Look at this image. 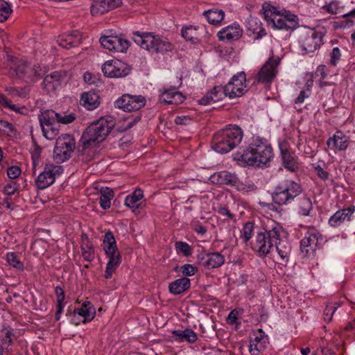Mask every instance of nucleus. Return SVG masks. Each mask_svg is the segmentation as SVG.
<instances>
[{
  "mask_svg": "<svg viewBox=\"0 0 355 355\" xmlns=\"http://www.w3.org/2000/svg\"><path fill=\"white\" fill-rule=\"evenodd\" d=\"M114 124L112 116L102 117L85 129L78 147V156L83 162H87L94 158L96 144L106 138Z\"/></svg>",
  "mask_w": 355,
  "mask_h": 355,
  "instance_id": "nucleus-1",
  "label": "nucleus"
},
{
  "mask_svg": "<svg viewBox=\"0 0 355 355\" xmlns=\"http://www.w3.org/2000/svg\"><path fill=\"white\" fill-rule=\"evenodd\" d=\"M273 157L272 149L266 141L253 139L241 155V160L248 166H266Z\"/></svg>",
  "mask_w": 355,
  "mask_h": 355,
  "instance_id": "nucleus-2",
  "label": "nucleus"
},
{
  "mask_svg": "<svg viewBox=\"0 0 355 355\" xmlns=\"http://www.w3.org/2000/svg\"><path fill=\"white\" fill-rule=\"evenodd\" d=\"M243 136V133L241 128L237 125H230L214 135L212 148L218 153H227L241 142Z\"/></svg>",
  "mask_w": 355,
  "mask_h": 355,
  "instance_id": "nucleus-3",
  "label": "nucleus"
},
{
  "mask_svg": "<svg viewBox=\"0 0 355 355\" xmlns=\"http://www.w3.org/2000/svg\"><path fill=\"white\" fill-rule=\"evenodd\" d=\"M284 234L281 226L276 225L271 230L257 232L252 248L260 258L266 257L273 249L275 243Z\"/></svg>",
  "mask_w": 355,
  "mask_h": 355,
  "instance_id": "nucleus-4",
  "label": "nucleus"
},
{
  "mask_svg": "<svg viewBox=\"0 0 355 355\" xmlns=\"http://www.w3.org/2000/svg\"><path fill=\"white\" fill-rule=\"evenodd\" d=\"M133 41L141 48L155 53H164L173 49L172 44L166 38L153 33H133Z\"/></svg>",
  "mask_w": 355,
  "mask_h": 355,
  "instance_id": "nucleus-5",
  "label": "nucleus"
},
{
  "mask_svg": "<svg viewBox=\"0 0 355 355\" xmlns=\"http://www.w3.org/2000/svg\"><path fill=\"white\" fill-rule=\"evenodd\" d=\"M263 15L268 25L272 26L275 29L293 31L299 26L298 17L289 11L281 13L276 11L275 7H272V10L266 9Z\"/></svg>",
  "mask_w": 355,
  "mask_h": 355,
  "instance_id": "nucleus-6",
  "label": "nucleus"
},
{
  "mask_svg": "<svg viewBox=\"0 0 355 355\" xmlns=\"http://www.w3.org/2000/svg\"><path fill=\"white\" fill-rule=\"evenodd\" d=\"M302 191L297 182L291 179L284 180L275 187L272 194V201L279 205H287L299 196Z\"/></svg>",
  "mask_w": 355,
  "mask_h": 355,
  "instance_id": "nucleus-7",
  "label": "nucleus"
},
{
  "mask_svg": "<svg viewBox=\"0 0 355 355\" xmlns=\"http://www.w3.org/2000/svg\"><path fill=\"white\" fill-rule=\"evenodd\" d=\"M103 248L108 259L104 277L106 279H110L122 261L121 253L117 248L116 240L111 232L105 233L103 241Z\"/></svg>",
  "mask_w": 355,
  "mask_h": 355,
  "instance_id": "nucleus-8",
  "label": "nucleus"
},
{
  "mask_svg": "<svg viewBox=\"0 0 355 355\" xmlns=\"http://www.w3.org/2000/svg\"><path fill=\"white\" fill-rule=\"evenodd\" d=\"M76 142L74 138L68 134L59 137L53 150V159L57 163H62L67 160L75 149Z\"/></svg>",
  "mask_w": 355,
  "mask_h": 355,
  "instance_id": "nucleus-9",
  "label": "nucleus"
},
{
  "mask_svg": "<svg viewBox=\"0 0 355 355\" xmlns=\"http://www.w3.org/2000/svg\"><path fill=\"white\" fill-rule=\"evenodd\" d=\"M63 173V167L60 165L53 164H46L42 172L37 178L35 184L39 189H44L51 184L55 180L57 176Z\"/></svg>",
  "mask_w": 355,
  "mask_h": 355,
  "instance_id": "nucleus-10",
  "label": "nucleus"
},
{
  "mask_svg": "<svg viewBox=\"0 0 355 355\" xmlns=\"http://www.w3.org/2000/svg\"><path fill=\"white\" fill-rule=\"evenodd\" d=\"M53 110H48L39 115L40 124L42 128L44 137L49 139H54L59 133V125L54 121Z\"/></svg>",
  "mask_w": 355,
  "mask_h": 355,
  "instance_id": "nucleus-11",
  "label": "nucleus"
},
{
  "mask_svg": "<svg viewBox=\"0 0 355 355\" xmlns=\"http://www.w3.org/2000/svg\"><path fill=\"white\" fill-rule=\"evenodd\" d=\"M146 104V99L141 95L123 94L114 102L116 107L125 112H132L140 110Z\"/></svg>",
  "mask_w": 355,
  "mask_h": 355,
  "instance_id": "nucleus-12",
  "label": "nucleus"
},
{
  "mask_svg": "<svg viewBox=\"0 0 355 355\" xmlns=\"http://www.w3.org/2000/svg\"><path fill=\"white\" fill-rule=\"evenodd\" d=\"M99 42L104 49L117 53H125L130 46L128 40L116 35L102 36Z\"/></svg>",
  "mask_w": 355,
  "mask_h": 355,
  "instance_id": "nucleus-13",
  "label": "nucleus"
},
{
  "mask_svg": "<svg viewBox=\"0 0 355 355\" xmlns=\"http://www.w3.org/2000/svg\"><path fill=\"white\" fill-rule=\"evenodd\" d=\"M96 315L94 306L89 302H83L80 307L75 309L72 313L71 322L75 325L92 321Z\"/></svg>",
  "mask_w": 355,
  "mask_h": 355,
  "instance_id": "nucleus-14",
  "label": "nucleus"
},
{
  "mask_svg": "<svg viewBox=\"0 0 355 355\" xmlns=\"http://www.w3.org/2000/svg\"><path fill=\"white\" fill-rule=\"evenodd\" d=\"M104 75L110 78H121L130 72V69L123 62L116 60H108L102 66Z\"/></svg>",
  "mask_w": 355,
  "mask_h": 355,
  "instance_id": "nucleus-15",
  "label": "nucleus"
},
{
  "mask_svg": "<svg viewBox=\"0 0 355 355\" xmlns=\"http://www.w3.org/2000/svg\"><path fill=\"white\" fill-rule=\"evenodd\" d=\"M68 81L65 71H53L46 75L43 80V88L48 92H55L61 88Z\"/></svg>",
  "mask_w": 355,
  "mask_h": 355,
  "instance_id": "nucleus-16",
  "label": "nucleus"
},
{
  "mask_svg": "<svg viewBox=\"0 0 355 355\" xmlns=\"http://www.w3.org/2000/svg\"><path fill=\"white\" fill-rule=\"evenodd\" d=\"M245 73L243 71L234 75L231 80L224 87L226 94L230 98L242 96L245 87Z\"/></svg>",
  "mask_w": 355,
  "mask_h": 355,
  "instance_id": "nucleus-17",
  "label": "nucleus"
},
{
  "mask_svg": "<svg viewBox=\"0 0 355 355\" xmlns=\"http://www.w3.org/2000/svg\"><path fill=\"white\" fill-rule=\"evenodd\" d=\"M279 62V59L278 58L275 59L270 58L266 62L257 75V81L260 83H270L277 75V67Z\"/></svg>",
  "mask_w": 355,
  "mask_h": 355,
  "instance_id": "nucleus-18",
  "label": "nucleus"
},
{
  "mask_svg": "<svg viewBox=\"0 0 355 355\" xmlns=\"http://www.w3.org/2000/svg\"><path fill=\"white\" fill-rule=\"evenodd\" d=\"M253 336L254 338L250 342L249 352L252 355H259L266 349L268 344V339L261 329L256 331Z\"/></svg>",
  "mask_w": 355,
  "mask_h": 355,
  "instance_id": "nucleus-19",
  "label": "nucleus"
},
{
  "mask_svg": "<svg viewBox=\"0 0 355 355\" xmlns=\"http://www.w3.org/2000/svg\"><path fill=\"white\" fill-rule=\"evenodd\" d=\"M322 37V33L311 31L303 39L301 46L306 53L313 52L320 48Z\"/></svg>",
  "mask_w": 355,
  "mask_h": 355,
  "instance_id": "nucleus-20",
  "label": "nucleus"
},
{
  "mask_svg": "<svg viewBox=\"0 0 355 355\" xmlns=\"http://www.w3.org/2000/svg\"><path fill=\"white\" fill-rule=\"evenodd\" d=\"M354 211V206L339 209L329 218L328 223L332 227H338L345 221L352 220V215Z\"/></svg>",
  "mask_w": 355,
  "mask_h": 355,
  "instance_id": "nucleus-21",
  "label": "nucleus"
},
{
  "mask_svg": "<svg viewBox=\"0 0 355 355\" xmlns=\"http://www.w3.org/2000/svg\"><path fill=\"white\" fill-rule=\"evenodd\" d=\"M211 182L217 184H225L231 187H239L240 182L235 173H231L228 171H223L210 176Z\"/></svg>",
  "mask_w": 355,
  "mask_h": 355,
  "instance_id": "nucleus-22",
  "label": "nucleus"
},
{
  "mask_svg": "<svg viewBox=\"0 0 355 355\" xmlns=\"http://www.w3.org/2000/svg\"><path fill=\"white\" fill-rule=\"evenodd\" d=\"M318 238L316 232H308L301 240L300 249L304 256L313 254L318 248Z\"/></svg>",
  "mask_w": 355,
  "mask_h": 355,
  "instance_id": "nucleus-23",
  "label": "nucleus"
},
{
  "mask_svg": "<svg viewBox=\"0 0 355 355\" xmlns=\"http://www.w3.org/2000/svg\"><path fill=\"white\" fill-rule=\"evenodd\" d=\"M327 145L333 150H345L349 145V137L342 131L338 130L327 141Z\"/></svg>",
  "mask_w": 355,
  "mask_h": 355,
  "instance_id": "nucleus-24",
  "label": "nucleus"
},
{
  "mask_svg": "<svg viewBox=\"0 0 355 355\" xmlns=\"http://www.w3.org/2000/svg\"><path fill=\"white\" fill-rule=\"evenodd\" d=\"M241 35L242 29L236 23L223 28L218 33V40L220 41L237 40Z\"/></svg>",
  "mask_w": 355,
  "mask_h": 355,
  "instance_id": "nucleus-25",
  "label": "nucleus"
},
{
  "mask_svg": "<svg viewBox=\"0 0 355 355\" xmlns=\"http://www.w3.org/2000/svg\"><path fill=\"white\" fill-rule=\"evenodd\" d=\"M225 262V257L219 252L207 253L200 258V264L207 269L221 266Z\"/></svg>",
  "mask_w": 355,
  "mask_h": 355,
  "instance_id": "nucleus-26",
  "label": "nucleus"
},
{
  "mask_svg": "<svg viewBox=\"0 0 355 355\" xmlns=\"http://www.w3.org/2000/svg\"><path fill=\"white\" fill-rule=\"evenodd\" d=\"M279 149L284 166L292 172L297 171L299 168L297 157L288 150L286 144L279 145Z\"/></svg>",
  "mask_w": 355,
  "mask_h": 355,
  "instance_id": "nucleus-27",
  "label": "nucleus"
},
{
  "mask_svg": "<svg viewBox=\"0 0 355 355\" xmlns=\"http://www.w3.org/2000/svg\"><path fill=\"white\" fill-rule=\"evenodd\" d=\"M59 46L64 49H70L77 46L81 42V36L77 31H73L69 34H64L59 36L58 40Z\"/></svg>",
  "mask_w": 355,
  "mask_h": 355,
  "instance_id": "nucleus-28",
  "label": "nucleus"
},
{
  "mask_svg": "<svg viewBox=\"0 0 355 355\" xmlns=\"http://www.w3.org/2000/svg\"><path fill=\"white\" fill-rule=\"evenodd\" d=\"M225 96H228V95L226 94L225 88L220 86H217L207 92L206 95L202 98L200 102L204 105L211 104L223 100Z\"/></svg>",
  "mask_w": 355,
  "mask_h": 355,
  "instance_id": "nucleus-29",
  "label": "nucleus"
},
{
  "mask_svg": "<svg viewBox=\"0 0 355 355\" xmlns=\"http://www.w3.org/2000/svg\"><path fill=\"white\" fill-rule=\"evenodd\" d=\"M282 236L275 243L276 250L282 263H287L291 252V245L286 239H283Z\"/></svg>",
  "mask_w": 355,
  "mask_h": 355,
  "instance_id": "nucleus-30",
  "label": "nucleus"
},
{
  "mask_svg": "<svg viewBox=\"0 0 355 355\" xmlns=\"http://www.w3.org/2000/svg\"><path fill=\"white\" fill-rule=\"evenodd\" d=\"M80 104L88 110H95L100 104L99 96L94 91H89L82 94Z\"/></svg>",
  "mask_w": 355,
  "mask_h": 355,
  "instance_id": "nucleus-31",
  "label": "nucleus"
},
{
  "mask_svg": "<svg viewBox=\"0 0 355 355\" xmlns=\"http://www.w3.org/2000/svg\"><path fill=\"white\" fill-rule=\"evenodd\" d=\"M173 338L177 342L187 341L193 343L197 340V334L191 329L187 328L184 330H174L172 332Z\"/></svg>",
  "mask_w": 355,
  "mask_h": 355,
  "instance_id": "nucleus-32",
  "label": "nucleus"
},
{
  "mask_svg": "<svg viewBox=\"0 0 355 355\" xmlns=\"http://www.w3.org/2000/svg\"><path fill=\"white\" fill-rule=\"evenodd\" d=\"M190 286V279L187 277H182L170 283L168 290L173 295H179L189 289Z\"/></svg>",
  "mask_w": 355,
  "mask_h": 355,
  "instance_id": "nucleus-33",
  "label": "nucleus"
},
{
  "mask_svg": "<svg viewBox=\"0 0 355 355\" xmlns=\"http://www.w3.org/2000/svg\"><path fill=\"white\" fill-rule=\"evenodd\" d=\"M297 213L300 216H308L313 209V204L309 198L306 196L297 198Z\"/></svg>",
  "mask_w": 355,
  "mask_h": 355,
  "instance_id": "nucleus-34",
  "label": "nucleus"
},
{
  "mask_svg": "<svg viewBox=\"0 0 355 355\" xmlns=\"http://www.w3.org/2000/svg\"><path fill=\"white\" fill-rule=\"evenodd\" d=\"M143 198V191L137 189L132 193L126 196L125 205L132 209H138L141 205Z\"/></svg>",
  "mask_w": 355,
  "mask_h": 355,
  "instance_id": "nucleus-35",
  "label": "nucleus"
},
{
  "mask_svg": "<svg viewBox=\"0 0 355 355\" xmlns=\"http://www.w3.org/2000/svg\"><path fill=\"white\" fill-rule=\"evenodd\" d=\"M203 15L206 17L209 24L218 25L221 23L225 17V13L222 10L213 8L203 12Z\"/></svg>",
  "mask_w": 355,
  "mask_h": 355,
  "instance_id": "nucleus-36",
  "label": "nucleus"
},
{
  "mask_svg": "<svg viewBox=\"0 0 355 355\" xmlns=\"http://www.w3.org/2000/svg\"><path fill=\"white\" fill-rule=\"evenodd\" d=\"M31 68L32 67L28 66L26 62L24 60H19L15 64V66L12 68V70L10 73L12 76H16L19 78L25 80L26 81H30L28 77L26 75L23 76L21 71L23 70L24 72L27 73Z\"/></svg>",
  "mask_w": 355,
  "mask_h": 355,
  "instance_id": "nucleus-37",
  "label": "nucleus"
},
{
  "mask_svg": "<svg viewBox=\"0 0 355 355\" xmlns=\"http://www.w3.org/2000/svg\"><path fill=\"white\" fill-rule=\"evenodd\" d=\"M114 197L113 191L109 187L102 188L101 189V196L99 198V202L101 207L103 209H107L110 207L111 200Z\"/></svg>",
  "mask_w": 355,
  "mask_h": 355,
  "instance_id": "nucleus-38",
  "label": "nucleus"
},
{
  "mask_svg": "<svg viewBox=\"0 0 355 355\" xmlns=\"http://www.w3.org/2000/svg\"><path fill=\"white\" fill-rule=\"evenodd\" d=\"M81 250L85 260L92 261L94 259V250L87 237L83 239Z\"/></svg>",
  "mask_w": 355,
  "mask_h": 355,
  "instance_id": "nucleus-39",
  "label": "nucleus"
},
{
  "mask_svg": "<svg viewBox=\"0 0 355 355\" xmlns=\"http://www.w3.org/2000/svg\"><path fill=\"white\" fill-rule=\"evenodd\" d=\"M182 36L187 40L196 44L199 42L197 28L193 26H189L182 29Z\"/></svg>",
  "mask_w": 355,
  "mask_h": 355,
  "instance_id": "nucleus-40",
  "label": "nucleus"
},
{
  "mask_svg": "<svg viewBox=\"0 0 355 355\" xmlns=\"http://www.w3.org/2000/svg\"><path fill=\"white\" fill-rule=\"evenodd\" d=\"M108 11L110 9L105 0H94L92 4L91 13L92 15H102Z\"/></svg>",
  "mask_w": 355,
  "mask_h": 355,
  "instance_id": "nucleus-41",
  "label": "nucleus"
},
{
  "mask_svg": "<svg viewBox=\"0 0 355 355\" xmlns=\"http://www.w3.org/2000/svg\"><path fill=\"white\" fill-rule=\"evenodd\" d=\"M21 73L23 76L26 75L28 77L30 81H36L43 74H44V70L40 66L35 64L31 69L26 73L21 70Z\"/></svg>",
  "mask_w": 355,
  "mask_h": 355,
  "instance_id": "nucleus-42",
  "label": "nucleus"
},
{
  "mask_svg": "<svg viewBox=\"0 0 355 355\" xmlns=\"http://www.w3.org/2000/svg\"><path fill=\"white\" fill-rule=\"evenodd\" d=\"M0 132L8 137H15L17 135V130L14 125L3 120H0Z\"/></svg>",
  "mask_w": 355,
  "mask_h": 355,
  "instance_id": "nucleus-43",
  "label": "nucleus"
},
{
  "mask_svg": "<svg viewBox=\"0 0 355 355\" xmlns=\"http://www.w3.org/2000/svg\"><path fill=\"white\" fill-rule=\"evenodd\" d=\"M6 261L8 263V264L18 270H23L24 269V264L20 261L19 256L15 252H8L6 254Z\"/></svg>",
  "mask_w": 355,
  "mask_h": 355,
  "instance_id": "nucleus-44",
  "label": "nucleus"
},
{
  "mask_svg": "<svg viewBox=\"0 0 355 355\" xmlns=\"http://www.w3.org/2000/svg\"><path fill=\"white\" fill-rule=\"evenodd\" d=\"M12 11V6L9 3L0 0V22L6 21Z\"/></svg>",
  "mask_w": 355,
  "mask_h": 355,
  "instance_id": "nucleus-45",
  "label": "nucleus"
},
{
  "mask_svg": "<svg viewBox=\"0 0 355 355\" xmlns=\"http://www.w3.org/2000/svg\"><path fill=\"white\" fill-rule=\"evenodd\" d=\"M53 114H55V116H53V120L58 124L63 123L68 124L73 122L75 119V116L73 114H66L65 113H58L53 110Z\"/></svg>",
  "mask_w": 355,
  "mask_h": 355,
  "instance_id": "nucleus-46",
  "label": "nucleus"
},
{
  "mask_svg": "<svg viewBox=\"0 0 355 355\" xmlns=\"http://www.w3.org/2000/svg\"><path fill=\"white\" fill-rule=\"evenodd\" d=\"M254 230V225L252 223H247L243 227L241 238L244 243H248L252 238Z\"/></svg>",
  "mask_w": 355,
  "mask_h": 355,
  "instance_id": "nucleus-47",
  "label": "nucleus"
},
{
  "mask_svg": "<svg viewBox=\"0 0 355 355\" xmlns=\"http://www.w3.org/2000/svg\"><path fill=\"white\" fill-rule=\"evenodd\" d=\"M343 8V6H340V2L336 1H331L329 4L323 6V8L331 15L340 13Z\"/></svg>",
  "mask_w": 355,
  "mask_h": 355,
  "instance_id": "nucleus-48",
  "label": "nucleus"
},
{
  "mask_svg": "<svg viewBox=\"0 0 355 355\" xmlns=\"http://www.w3.org/2000/svg\"><path fill=\"white\" fill-rule=\"evenodd\" d=\"M327 68L325 65L323 64L319 65L315 70V75L320 77V85L321 87L327 85V83L322 80L327 77Z\"/></svg>",
  "mask_w": 355,
  "mask_h": 355,
  "instance_id": "nucleus-49",
  "label": "nucleus"
},
{
  "mask_svg": "<svg viewBox=\"0 0 355 355\" xmlns=\"http://www.w3.org/2000/svg\"><path fill=\"white\" fill-rule=\"evenodd\" d=\"M175 248L178 252L182 253L184 256H189L191 253L190 245L183 241H178L175 243Z\"/></svg>",
  "mask_w": 355,
  "mask_h": 355,
  "instance_id": "nucleus-50",
  "label": "nucleus"
},
{
  "mask_svg": "<svg viewBox=\"0 0 355 355\" xmlns=\"http://www.w3.org/2000/svg\"><path fill=\"white\" fill-rule=\"evenodd\" d=\"M247 26L248 29L252 30L253 33L261 31V22L256 17H249L247 20Z\"/></svg>",
  "mask_w": 355,
  "mask_h": 355,
  "instance_id": "nucleus-51",
  "label": "nucleus"
},
{
  "mask_svg": "<svg viewBox=\"0 0 355 355\" xmlns=\"http://www.w3.org/2000/svg\"><path fill=\"white\" fill-rule=\"evenodd\" d=\"M341 52L338 47H334L330 53V64L336 66L340 60Z\"/></svg>",
  "mask_w": 355,
  "mask_h": 355,
  "instance_id": "nucleus-52",
  "label": "nucleus"
},
{
  "mask_svg": "<svg viewBox=\"0 0 355 355\" xmlns=\"http://www.w3.org/2000/svg\"><path fill=\"white\" fill-rule=\"evenodd\" d=\"M18 191V184L15 182L7 184L3 188V193L7 196H12Z\"/></svg>",
  "mask_w": 355,
  "mask_h": 355,
  "instance_id": "nucleus-53",
  "label": "nucleus"
},
{
  "mask_svg": "<svg viewBox=\"0 0 355 355\" xmlns=\"http://www.w3.org/2000/svg\"><path fill=\"white\" fill-rule=\"evenodd\" d=\"M173 94L172 100L166 99L168 101V104H179L184 102L185 97L181 93L176 91Z\"/></svg>",
  "mask_w": 355,
  "mask_h": 355,
  "instance_id": "nucleus-54",
  "label": "nucleus"
},
{
  "mask_svg": "<svg viewBox=\"0 0 355 355\" xmlns=\"http://www.w3.org/2000/svg\"><path fill=\"white\" fill-rule=\"evenodd\" d=\"M21 173V169L17 166H12L8 168L7 175L10 179L17 178Z\"/></svg>",
  "mask_w": 355,
  "mask_h": 355,
  "instance_id": "nucleus-55",
  "label": "nucleus"
},
{
  "mask_svg": "<svg viewBox=\"0 0 355 355\" xmlns=\"http://www.w3.org/2000/svg\"><path fill=\"white\" fill-rule=\"evenodd\" d=\"M173 92H176L175 89L164 90L159 97L160 101L162 103H168V101H166V99L172 100Z\"/></svg>",
  "mask_w": 355,
  "mask_h": 355,
  "instance_id": "nucleus-56",
  "label": "nucleus"
},
{
  "mask_svg": "<svg viewBox=\"0 0 355 355\" xmlns=\"http://www.w3.org/2000/svg\"><path fill=\"white\" fill-rule=\"evenodd\" d=\"M311 94V91L309 88L305 90H302L300 92L298 96L295 99L294 102L295 104H302L304 103L305 98L309 97Z\"/></svg>",
  "mask_w": 355,
  "mask_h": 355,
  "instance_id": "nucleus-57",
  "label": "nucleus"
},
{
  "mask_svg": "<svg viewBox=\"0 0 355 355\" xmlns=\"http://www.w3.org/2000/svg\"><path fill=\"white\" fill-rule=\"evenodd\" d=\"M182 272L187 276H192L196 272V268L191 264H184L181 267Z\"/></svg>",
  "mask_w": 355,
  "mask_h": 355,
  "instance_id": "nucleus-58",
  "label": "nucleus"
},
{
  "mask_svg": "<svg viewBox=\"0 0 355 355\" xmlns=\"http://www.w3.org/2000/svg\"><path fill=\"white\" fill-rule=\"evenodd\" d=\"M191 119L185 115L178 116L175 119V123L178 125H187L190 123Z\"/></svg>",
  "mask_w": 355,
  "mask_h": 355,
  "instance_id": "nucleus-59",
  "label": "nucleus"
},
{
  "mask_svg": "<svg viewBox=\"0 0 355 355\" xmlns=\"http://www.w3.org/2000/svg\"><path fill=\"white\" fill-rule=\"evenodd\" d=\"M315 170L317 172L318 176L322 180H327L329 178V173L324 171L323 168L320 165H316L314 166Z\"/></svg>",
  "mask_w": 355,
  "mask_h": 355,
  "instance_id": "nucleus-60",
  "label": "nucleus"
},
{
  "mask_svg": "<svg viewBox=\"0 0 355 355\" xmlns=\"http://www.w3.org/2000/svg\"><path fill=\"white\" fill-rule=\"evenodd\" d=\"M0 105L5 107H8L11 110H16V105L10 104V102L2 94H0Z\"/></svg>",
  "mask_w": 355,
  "mask_h": 355,
  "instance_id": "nucleus-61",
  "label": "nucleus"
},
{
  "mask_svg": "<svg viewBox=\"0 0 355 355\" xmlns=\"http://www.w3.org/2000/svg\"><path fill=\"white\" fill-rule=\"evenodd\" d=\"M336 307L334 306H328L326 307L324 310V319L326 320L330 321L332 318V315L336 310Z\"/></svg>",
  "mask_w": 355,
  "mask_h": 355,
  "instance_id": "nucleus-62",
  "label": "nucleus"
},
{
  "mask_svg": "<svg viewBox=\"0 0 355 355\" xmlns=\"http://www.w3.org/2000/svg\"><path fill=\"white\" fill-rule=\"evenodd\" d=\"M239 319V311L236 310L232 311L227 318V322L228 324H232L236 322Z\"/></svg>",
  "mask_w": 355,
  "mask_h": 355,
  "instance_id": "nucleus-63",
  "label": "nucleus"
},
{
  "mask_svg": "<svg viewBox=\"0 0 355 355\" xmlns=\"http://www.w3.org/2000/svg\"><path fill=\"white\" fill-rule=\"evenodd\" d=\"M6 91L9 94L14 97L23 96V91L15 87H7Z\"/></svg>",
  "mask_w": 355,
  "mask_h": 355,
  "instance_id": "nucleus-64",
  "label": "nucleus"
}]
</instances>
